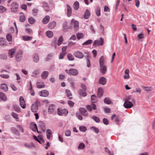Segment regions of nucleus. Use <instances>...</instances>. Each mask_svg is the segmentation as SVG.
Segmentation results:
<instances>
[{
  "instance_id": "f257e3e1",
  "label": "nucleus",
  "mask_w": 155,
  "mask_h": 155,
  "mask_svg": "<svg viewBox=\"0 0 155 155\" xmlns=\"http://www.w3.org/2000/svg\"><path fill=\"white\" fill-rule=\"evenodd\" d=\"M40 105V103L38 100H36L34 103L32 104L31 107V111L34 113L36 112L38 110V107Z\"/></svg>"
},
{
  "instance_id": "f03ea898",
  "label": "nucleus",
  "mask_w": 155,
  "mask_h": 155,
  "mask_svg": "<svg viewBox=\"0 0 155 155\" xmlns=\"http://www.w3.org/2000/svg\"><path fill=\"white\" fill-rule=\"evenodd\" d=\"M65 71L68 74L73 76H76L78 74V71L75 69H71L69 70L67 69L65 70Z\"/></svg>"
},
{
  "instance_id": "7ed1b4c3",
  "label": "nucleus",
  "mask_w": 155,
  "mask_h": 155,
  "mask_svg": "<svg viewBox=\"0 0 155 155\" xmlns=\"http://www.w3.org/2000/svg\"><path fill=\"white\" fill-rule=\"evenodd\" d=\"M123 106L126 108L129 109L133 106V104L131 101H125Z\"/></svg>"
},
{
  "instance_id": "20e7f679",
  "label": "nucleus",
  "mask_w": 155,
  "mask_h": 155,
  "mask_svg": "<svg viewBox=\"0 0 155 155\" xmlns=\"http://www.w3.org/2000/svg\"><path fill=\"white\" fill-rule=\"evenodd\" d=\"M11 9L12 12H16L18 8V5L15 2H13L11 5Z\"/></svg>"
},
{
  "instance_id": "39448f33",
  "label": "nucleus",
  "mask_w": 155,
  "mask_h": 155,
  "mask_svg": "<svg viewBox=\"0 0 155 155\" xmlns=\"http://www.w3.org/2000/svg\"><path fill=\"white\" fill-rule=\"evenodd\" d=\"M104 39L101 38H100V41L98 40H95L93 43V45L94 46H97L98 45H102L104 43Z\"/></svg>"
},
{
  "instance_id": "423d86ee",
  "label": "nucleus",
  "mask_w": 155,
  "mask_h": 155,
  "mask_svg": "<svg viewBox=\"0 0 155 155\" xmlns=\"http://www.w3.org/2000/svg\"><path fill=\"white\" fill-rule=\"evenodd\" d=\"M74 55L75 57L80 59H81L84 57V54L78 51H75L74 53Z\"/></svg>"
},
{
  "instance_id": "0eeeda50",
  "label": "nucleus",
  "mask_w": 155,
  "mask_h": 155,
  "mask_svg": "<svg viewBox=\"0 0 155 155\" xmlns=\"http://www.w3.org/2000/svg\"><path fill=\"white\" fill-rule=\"evenodd\" d=\"M22 51L21 50L18 51L16 53V59L18 61H20L21 60L22 54Z\"/></svg>"
},
{
  "instance_id": "6e6552de",
  "label": "nucleus",
  "mask_w": 155,
  "mask_h": 155,
  "mask_svg": "<svg viewBox=\"0 0 155 155\" xmlns=\"http://www.w3.org/2000/svg\"><path fill=\"white\" fill-rule=\"evenodd\" d=\"M56 111V107L54 105L51 104L48 109V112L50 114H51Z\"/></svg>"
},
{
  "instance_id": "1a4fd4ad",
  "label": "nucleus",
  "mask_w": 155,
  "mask_h": 155,
  "mask_svg": "<svg viewBox=\"0 0 155 155\" xmlns=\"http://www.w3.org/2000/svg\"><path fill=\"white\" fill-rule=\"evenodd\" d=\"M20 104L21 107L25 109L26 107L25 101L23 97L21 96L19 98Z\"/></svg>"
},
{
  "instance_id": "9d476101",
  "label": "nucleus",
  "mask_w": 155,
  "mask_h": 155,
  "mask_svg": "<svg viewBox=\"0 0 155 155\" xmlns=\"http://www.w3.org/2000/svg\"><path fill=\"white\" fill-rule=\"evenodd\" d=\"M16 48H14L9 50L8 52V54L10 58H12L14 55L16 51Z\"/></svg>"
},
{
  "instance_id": "9b49d317",
  "label": "nucleus",
  "mask_w": 155,
  "mask_h": 155,
  "mask_svg": "<svg viewBox=\"0 0 155 155\" xmlns=\"http://www.w3.org/2000/svg\"><path fill=\"white\" fill-rule=\"evenodd\" d=\"M39 94L41 96L46 97L48 95L49 92L46 90H43L39 92Z\"/></svg>"
},
{
  "instance_id": "f8f14e48",
  "label": "nucleus",
  "mask_w": 155,
  "mask_h": 155,
  "mask_svg": "<svg viewBox=\"0 0 155 155\" xmlns=\"http://www.w3.org/2000/svg\"><path fill=\"white\" fill-rule=\"evenodd\" d=\"M100 70L101 72L103 74H104L106 73L107 68L106 65L104 64L100 65Z\"/></svg>"
},
{
  "instance_id": "ddd939ff",
  "label": "nucleus",
  "mask_w": 155,
  "mask_h": 155,
  "mask_svg": "<svg viewBox=\"0 0 155 155\" xmlns=\"http://www.w3.org/2000/svg\"><path fill=\"white\" fill-rule=\"evenodd\" d=\"M71 24L74 25V28L77 29L79 27V23L78 21H76L74 19H72L71 21Z\"/></svg>"
},
{
  "instance_id": "4468645a",
  "label": "nucleus",
  "mask_w": 155,
  "mask_h": 155,
  "mask_svg": "<svg viewBox=\"0 0 155 155\" xmlns=\"http://www.w3.org/2000/svg\"><path fill=\"white\" fill-rule=\"evenodd\" d=\"M30 126L31 128L32 129L33 131L35 132L36 131H37V132L38 133H41L40 131H39L38 130L37 125L36 124L34 123H31L30 124Z\"/></svg>"
},
{
  "instance_id": "2eb2a0df",
  "label": "nucleus",
  "mask_w": 155,
  "mask_h": 155,
  "mask_svg": "<svg viewBox=\"0 0 155 155\" xmlns=\"http://www.w3.org/2000/svg\"><path fill=\"white\" fill-rule=\"evenodd\" d=\"M79 110L81 114L84 116H87L88 114L85 108L80 107L79 109Z\"/></svg>"
},
{
  "instance_id": "dca6fc26",
  "label": "nucleus",
  "mask_w": 155,
  "mask_h": 155,
  "mask_svg": "<svg viewBox=\"0 0 155 155\" xmlns=\"http://www.w3.org/2000/svg\"><path fill=\"white\" fill-rule=\"evenodd\" d=\"M65 92L67 97L70 99H73V97L71 91L68 90L66 89L65 90Z\"/></svg>"
},
{
  "instance_id": "f3484780",
  "label": "nucleus",
  "mask_w": 155,
  "mask_h": 155,
  "mask_svg": "<svg viewBox=\"0 0 155 155\" xmlns=\"http://www.w3.org/2000/svg\"><path fill=\"white\" fill-rule=\"evenodd\" d=\"M50 17L48 15H46L42 20V22L43 24H47L49 21Z\"/></svg>"
},
{
  "instance_id": "a211bd4d",
  "label": "nucleus",
  "mask_w": 155,
  "mask_h": 155,
  "mask_svg": "<svg viewBox=\"0 0 155 155\" xmlns=\"http://www.w3.org/2000/svg\"><path fill=\"white\" fill-rule=\"evenodd\" d=\"M99 83L102 85H105L106 83V79L104 77H101L100 78L99 81Z\"/></svg>"
},
{
  "instance_id": "6ab92c4d",
  "label": "nucleus",
  "mask_w": 155,
  "mask_h": 155,
  "mask_svg": "<svg viewBox=\"0 0 155 155\" xmlns=\"http://www.w3.org/2000/svg\"><path fill=\"white\" fill-rule=\"evenodd\" d=\"M67 14L68 17H70L71 16L72 13V9L68 5H67Z\"/></svg>"
},
{
  "instance_id": "aec40b11",
  "label": "nucleus",
  "mask_w": 155,
  "mask_h": 155,
  "mask_svg": "<svg viewBox=\"0 0 155 155\" xmlns=\"http://www.w3.org/2000/svg\"><path fill=\"white\" fill-rule=\"evenodd\" d=\"M56 24L55 21H53L49 24L48 28L50 29H53L56 25Z\"/></svg>"
},
{
  "instance_id": "412c9836",
  "label": "nucleus",
  "mask_w": 155,
  "mask_h": 155,
  "mask_svg": "<svg viewBox=\"0 0 155 155\" xmlns=\"http://www.w3.org/2000/svg\"><path fill=\"white\" fill-rule=\"evenodd\" d=\"M106 60V58L104 56H101L99 59V62L100 65L104 64Z\"/></svg>"
},
{
  "instance_id": "4be33fe9",
  "label": "nucleus",
  "mask_w": 155,
  "mask_h": 155,
  "mask_svg": "<svg viewBox=\"0 0 155 155\" xmlns=\"http://www.w3.org/2000/svg\"><path fill=\"white\" fill-rule=\"evenodd\" d=\"M91 15L90 12L88 9H87L85 12L84 18L85 19H88Z\"/></svg>"
},
{
  "instance_id": "5701e85b",
  "label": "nucleus",
  "mask_w": 155,
  "mask_h": 155,
  "mask_svg": "<svg viewBox=\"0 0 155 155\" xmlns=\"http://www.w3.org/2000/svg\"><path fill=\"white\" fill-rule=\"evenodd\" d=\"M48 75V71H44L41 74V77L43 79H45L47 78Z\"/></svg>"
},
{
  "instance_id": "b1692460",
  "label": "nucleus",
  "mask_w": 155,
  "mask_h": 155,
  "mask_svg": "<svg viewBox=\"0 0 155 155\" xmlns=\"http://www.w3.org/2000/svg\"><path fill=\"white\" fill-rule=\"evenodd\" d=\"M103 94V90L102 88H98L97 91V96L100 97L102 96Z\"/></svg>"
},
{
  "instance_id": "393cba45",
  "label": "nucleus",
  "mask_w": 155,
  "mask_h": 155,
  "mask_svg": "<svg viewBox=\"0 0 155 155\" xmlns=\"http://www.w3.org/2000/svg\"><path fill=\"white\" fill-rule=\"evenodd\" d=\"M33 61L36 63L38 62L39 58L38 54L37 53H35L33 55Z\"/></svg>"
},
{
  "instance_id": "a878e982",
  "label": "nucleus",
  "mask_w": 155,
  "mask_h": 155,
  "mask_svg": "<svg viewBox=\"0 0 155 155\" xmlns=\"http://www.w3.org/2000/svg\"><path fill=\"white\" fill-rule=\"evenodd\" d=\"M39 126L41 128V130L43 131H44L46 129L44 124L42 122H39Z\"/></svg>"
},
{
  "instance_id": "bb28decb",
  "label": "nucleus",
  "mask_w": 155,
  "mask_h": 155,
  "mask_svg": "<svg viewBox=\"0 0 155 155\" xmlns=\"http://www.w3.org/2000/svg\"><path fill=\"white\" fill-rule=\"evenodd\" d=\"M0 45L2 46H6V45L5 38H0Z\"/></svg>"
},
{
  "instance_id": "cd10ccee",
  "label": "nucleus",
  "mask_w": 155,
  "mask_h": 155,
  "mask_svg": "<svg viewBox=\"0 0 155 155\" xmlns=\"http://www.w3.org/2000/svg\"><path fill=\"white\" fill-rule=\"evenodd\" d=\"M46 133L47 138L48 139H50L52 134L51 131L50 129H48L47 130Z\"/></svg>"
},
{
  "instance_id": "c85d7f7f",
  "label": "nucleus",
  "mask_w": 155,
  "mask_h": 155,
  "mask_svg": "<svg viewBox=\"0 0 155 155\" xmlns=\"http://www.w3.org/2000/svg\"><path fill=\"white\" fill-rule=\"evenodd\" d=\"M104 101L105 103L108 104H113L112 102L110 100V98L108 97L105 98Z\"/></svg>"
},
{
  "instance_id": "c756f323",
  "label": "nucleus",
  "mask_w": 155,
  "mask_h": 155,
  "mask_svg": "<svg viewBox=\"0 0 155 155\" xmlns=\"http://www.w3.org/2000/svg\"><path fill=\"white\" fill-rule=\"evenodd\" d=\"M0 97L3 101H6L7 98L5 94L2 92H0Z\"/></svg>"
},
{
  "instance_id": "7c9ffc66",
  "label": "nucleus",
  "mask_w": 155,
  "mask_h": 155,
  "mask_svg": "<svg viewBox=\"0 0 155 155\" xmlns=\"http://www.w3.org/2000/svg\"><path fill=\"white\" fill-rule=\"evenodd\" d=\"M142 88L147 91H150L153 90V89L151 87L142 86Z\"/></svg>"
},
{
  "instance_id": "2f4dec72",
  "label": "nucleus",
  "mask_w": 155,
  "mask_h": 155,
  "mask_svg": "<svg viewBox=\"0 0 155 155\" xmlns=\"http://www.w3.org/2000/svg\"><path fill=\"white\" fill-rule=\"evenodd\" d=\"M63 38L62 36H60L58 41L57 45L58 46L61 45L63 42Z\"/></svg>"
},
{
  "instance_id": "473e14b6",
  "label": "nucleus",
  "mask_w": 155,
  "mask_h": 155,
  "mask_svg": "<svg viewBox=\"0 0 155 155\" xmlns=\"http://www.w3.org/2000/svg\"><path fill=\"white\" fill-rule=\"evenodd\" d=\"M79 7V4L78 1L75 2L74 4V8L75 10H77Z\"/></svg>"
},
{
  "instance_id": "72a5a7b5",
  "label": "nucleus",
  "mask_w": 155,
  "mask_h": 155,
  "mask_svg": "<svg viewBox=\"0 0 155 155\" xmlns=\"http://www.w3.org/2000/svg\"><path fill=\"white\" fill-rule=\"evenodd\" d=\"M46 35L48 37L51 38L53 36V33L51 31H48L46 32Z\"/></svg>"
},
{
  "instance_id": "f704fd0d",
  "label": "nucleus",
  "mask_w": 155,
  "mask_h": 155,
  "mask_svg": "<svg viewBox=\"0 0 155 155\" xmlns=\"http://www.w3.org/2000/svg\"><path fill=\"white\" fill-rule=\"evenodd\" d=\"M79 93L80 95L83 97H85L87 95V94L85 90H79Z\"/></svg>"
},
{
  "instance_id": "c9c22d12",
  "label": "nucleus",
  "mask_w": 155,
  "mask_h": 155,
  "mask_svg": "<svg viewBox=\"0 0 155 155\" xmlns=\"http://www.w3.org/2000/svg\"><path fill=\"white\" fill-rule=\"evenodd\" d=\"M45 85L43 82H37V87L38 88H42L44 87Z\"/></svg>"
},
{
  "instance_id": "e433bc0d",
  "label": "nucleus",
  "mask_w": 155,
  "mask_h": 155,
  "mask_svg": "<svg viewBox=\"0 0 155 155\" xmlns=\"http://www.w3.org/2000/svg\"><path fill=\"white\" fill-rule=\"evenodd\" d=\"M67 58L70 61H73L74 60V58L73 55L70 53H68L67 54Z\"/></svg>"
},
{
  "instance_id": "4c0bfd02",
  "label": "nucleus",
  "mask_w": 155,
  "mask_h": 155,
  "mask_svg": "<svg viewBox=\"0 0 155 155\" xmlns=\"http://www.w3.org/2000/svg\"><path fill=\"white\" fill-rule=\"evenodd\" d=\"M92 118L96 122L98 123L100 122V119L98 117L95 116H93Z\"/></svg>"
},
{
  "instance_id": "58836bf2",
  "label": "nucleus",
  "mask_w": 155,
  "mask_h": 155,
  "mask_svg": "<svg viewBox=\"0 0 155 155\" xmlns=\"http://www.w3.org/2000/svg\"><path fill=\"white\" fill-rule=\"evenodd\" d=\"M23 39L26 41H30L32 39V37L29 36H22Z\"/></svg>"
},
{
  "instance_id": "ea45409f",
  "label": "nucleus",
  "mask_w": 155,
  "mask_h": 155,
  "mask_svg": "<svg viewBox=\"0 0 155 155\" xmlns=\"http://www.w3.org/2000/svg\"><path fill=\"white\" fill-rule=\"evenodd\" d=\"M1 89L5 91L7 90L8 89L7 85L5 84H2L1 85Z\"/></svg>"
},
{
  "instance_id": "a19ab883",
  "label": "nucleus",
  "mask_w": 155,
  "mask_h": 155,
  "mask_svg": "<svg viewBox=\"0 0 155 155\" xmlns=\"http://www.w3.org/2000/svg\"><path fill=\"white\" fill-rule=\"evenodd\" d=\"M91 100L92 102L95 103L97 101V97L94 95H93L91 96Z\"/></svg>"
},
{
  "instance_id": "79ce46f5",
  "label": "nucleus",
  "mask_w": 155,
  "mask_h": 155,
  "mask_svg": "<svg viewBox=\"0 0 155 155\" xmlns=\"http://www.w3.org/2000/svg\"><path fill=\"white\" fill-rule=\"evenodd\" d=\"M137 39L139 40L140 39H142L144 38V34L143 33H141L140 34H139L137 36Z\"/></svg>"
},
{
  "instance_id": "37998d69",
  "label": "nucleus",
  "mask_w": 155,
  "mask_h": 155,
  "mask_svg": "<svg viewBox=\"0 0 155 155\" xmlns=\"http://www.w3.org/2000/svg\"><path fill=\"white\" fill-rule=\"evenodd\" d=\"M6 8L4 6L0 5V13H3L6 11Z\"/></svg>"
},
{
  "instance_id": "c03bdc74",
  "label": "nucleus",
  "mask_w": 155,
  "mask_h": 155,
  "mask_svg": "<svg viewBox=\"0 0 155 155\" xmlns=\"http://www.w3.org/2000/svg\"><path fill=\"white\" fill-rule=\"evenodd\" d=\"M12 115L17 120L16 121H18V115L17 114L14 112H13L12 113Z\"/></svg>"
},
{
  "instance_id": "a18cd8bd",
  "label": "nucleus",
  "mask_w": 155,
  "mask_h": 155,
  "mask_svg": "<svg viewBox=\"0 0 155 155\" xmlns=\"http://www.w3.org/2000/svg\"><path fill=\"white\" fill-rule=\"evenodd\" d=\"M96 13L97 16L100 15V8L99 7H97L96 10Z\"/></svg>"
},
{
  "instance_id": "49530a36",
  "label": "nucleus",
  "mask_w": 155,
  "mask_h": 155,
  "mask_svg": "<svg viewBox=\"0 0 155 155\" xmlns=\"http://www.w3.org/2000/svg\"><path fill=\"white\" fill-rule=\"evenodd\" d=\"M83 36V34L82 33H78L77 34V37L78 39L82 38Z\"/></svg>"
},
{
  "instance_id": "de8ad7c7",
  "label": "nucleus",
  "mask_w": 155,
  "mask_h": 155,
  "mask_svg": "<svg viewBox=\"0 0 155 155\" xmlns=\"http://www.w3.org/2000/svg\"><path fill=\"white\" fill-rule=\"evenodd\" d=\"M28 21L31 24H33L35 22V19L32 17H31L28 19Z\"/></svg>"
},
{
  "instance_id": "09e8293b",
  "label": "nucleus",
  "mask_w": 155,
  "mask_h": 155,
  "mask_svg": "<svg viewBox=\"0 0 155 155\" xmlns=\"http://www.w3.org/2000/svg\"><path fill=\"white\" fill-rule=\"evenodd\" d=\"M93 42L92 40L89 39L85 42H84L83 44V45H88L91 44Z\"/></svg>"
},
{
  "instance_id": "8fccbe9b",
  "label": "nucleus",
  "mask_w": 155,
  "mask_h": 155,
  "mask_svg": "<svg viewBox=\"0 0 155 155\" xmlns=\"http://www.w3.org/2000/svg\"><path fill=\"white\" fill-rule=\"evenodd\" d=\"M131 100L133 102L135 103V100L134 98H131V97L130 96H129L127 97V98L125 100V101H130Z\"/></svg>"
},
{
  "instance_id": "3c124183",
  "label": "nucleus",
  "mask_w": 155,
  "mask_h": 155,
  "mask_svg": "<svg viewBox=\"0 0 155 155\" xmlns=\"http://www.w3.org/2000/svg\"><path fill=\"white\" fill-rule=\"evenodd\" d=\"M20 21L21 22H24L25 20V15L23 14H22L20 16Z\"/></svg>"
},
{
  "instance_id": "603ef678",
  "label": "nucleus",
  "mask_w": 155,
  "mask_h": 155,
  "mask_svg": "<svg viewBox=\"0 0 155 155\" xmlns=\"http://www.w3.org/2000/svg\"><path fill=\"white\" fill-rule=\"evenodd\" d=\"M14 108L15 111L18 112L20 111V108L17 105H14Z\"/></svg>"
},
{
  "instance_id": "864d4df0",
  "label": "nucleus",
  "mask_w": 155,
  "mask_h": 155,
  "mask_svg": "<svg viewBox=\"0 0 155 155\" xmlns=\"http://www.w3.org/2000/svg\"><path fill=\"white\" fill-rule=\"evenodd\" d=\"M79 129L81 131L84 132L86 130L87 128L85 126H83L80 127H79Z\"/></svg>"
},
{
  "instance_id": "5fc2aeb1",
  "label": "nucleus",
  "mask_w": 155,
  "mask_h": 155,
  "mask_svg": "<svg viewBox=\"0 0 155 155\" xmlns=\"http://www.w3.org/2000/svg\"><path fill=\"white\" fill-rule=\"evenodd\" d=\"M85 147V145L83 143H81L78 146V148L80 149H83Z\"/></svg>"
},
{
  "instance_id": "6e6d98bb",
  "label": "nucleus",
  "mask_w": 155,
  "mask_h": 155,
  "mask_svg": "<svg viewBox=\"0 0 155 155\" xmlns=\"http://www.w3.org/2000/svg\"><path fill=\"white\" fill-rule=\"evenodd\" d=\"M6 38H7V40L8 41H12V37L11 35L8 34L6 36Z\"/></svg>"
},
{
  "instance_id": "4d7b16f0",
  "label": "nucleus",
  "mask_w": 155,
  "mask_h": 155,
  "mask_svg": "<svg viewBox=\"0 0 155 155\" xmlns=\"http://www.w3.org/2000/svg\"><path fill=\"white\" fill-rule=\"evenodd\" d=\"M91 129L93 130L96 133H98L99 132V129L95 127H91Z\"/></svg>"
},
{
  "instance_id": "13d9d810",
  "label": "nucleus",
  "mask_w": 155,
  "mask_h": 155,
  "mask_svg": "<svg viewBox=\"0 0 155 155\" xmlns=\"http://www.w3.org/2000/svg\"><path fill=\"white\" fill-rule=\"evenodd\" d=\"M63 112V110H61L59 108L58 109V113L59 115L60 116L62 115Z\"/></svg>"
},
{
  "instance_id": "bf43d9fd",
  "label": "nucleus",
  "mask_w": 155,
  "mask_h": 155,
  "mask_svg": "<svg viewBox=\"0 0 155 155\" xmlns=\"http://www.w3.org/2000/svg\"><path fill=\"white\" fill-rule=\"evenodd\" d=\"M103 122L104 124L106 125H107L109 124V120L107 119L106 118H104L103 119Z\"/></svg>"
},
{
  "instance_id": "052dcab7",
  "label": "nucleus",
  "mask_w": 155,
  "mask_h": 155,
  "mask_svg": "<svg viewBox=\"0 0 155 155\" xmlns=\"http://www.w3.org/2000/svg\"><path fill=\"white\" fill-rule=\"evenodd\" d=\"M0 76L2 78H9V75L7 74H2L0 75Z\"/></svg>"
},
{
  "instance_id": "680f3d73",
  "label": "nucleus",
  "mask_w": 155,
  "mask_h": 155,
  "mask_svg": "<svg viewBox=\"0 0 155 155\" xmlns=\"http://www.w3.org/2000/svg\"><path fill=\"white\" fill-rule=\"evenodd\" d=\"M66 54V53H64L61 52L60 54V55L59 58V59H63L64 56Z\"/></svg>"
},
{
  "instance_id": "e2e57ef3",
  "label": "nucleus",
  "mask_w": 155,
  "mask_h": 155,
  "mask_svg": "<svg viewBox=\"0 0 155 155\" xmlns=\"http://www.w3.org/2000/svg\"><path fill=\"white\" fill-rule=\"evenodd\" d=\"M135 92L138 93L139 94H140L141 93V89L139 87H136L135 88Z\"/></svg>"
},
{
  "instance_id": "0e129e2a",
  "label": "nucleus",
  "mask_w": 155,
  "mask_h": 155,
  "mask_svg": "<svg viewBox=\"0 0 155 155\" xmlns=\"http://www.w3.org/2000/svg\"><path fill=\"white\" fill-rule=\"evenodd\" d=\"M76 115L78 118L80 120H82L83 119L82 116L79 113H77Z\"/></svg>"
},
{
  "instance_id": "69168bd1",
  "label": "nucleus",
  "mask_w": 155,
  "mask_h": 155,
  "mask_svg": "<svg viewBox=\"0 0 155 155\" xmlns=\"http://www.w3.org/2000/svg\"><path fill=\"white\" fill-rule=\"evenodd\" d=\"M39 73V70H38L34 71L32 73V75L34 76L38 74Z\"/></svg>"
},
{
  "instance_id": "338daca9",
  "label": "nucleus",
  "mask_w": 155,
  "mask_h": 155,
  "mask_svg": "<svg viewBox=\"0 0 155 155\" xmlns=\"http://www.w3.org/2000/svg\"><path fill=\"white\" fill-rule=\"evenodd\" d=\"M17 127L19 129V130L21 132H24V129L20 125H17Z\"/></svg>"
},
{
  "instance_id": "774afa93",
  "label": "nucleus",
  "mask_w": 155,
  "mask_h": 155,
  "mask_svg": "<svg viewBox=\"0 0 155 155\" xmlns=\"http://www.w3.org/2000/svg\"><path fill=\"white\" fill-rule=\"evenodd\" d=\"M68 103L70 107H73L74 103L72 101H68Z\"/></svg>"
}]
</instances>
